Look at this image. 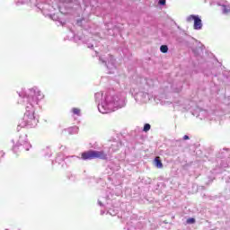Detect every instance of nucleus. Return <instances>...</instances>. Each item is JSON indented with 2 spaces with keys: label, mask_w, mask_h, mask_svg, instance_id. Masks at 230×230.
<instances>
[{
  "label": "nucleus",
  "mask_w": 230,
  "mask_h": 230,
  "mask_svg": "<svg viewBox=\"0 0 230 230\" xmlns=\"http://www.w3.org/2000/svg\"><path fill=\"white\" fill-rule=\"evenodd\" d=\"M18 94L20 96L18 103H23L25 105V113L17 126V131L19 132L24 127L34 128L39 123V119L35 117V105H38L40 100L44 98V94L37 87L30 89L28 93L22 90Z\"/></svg>",
  "instance_id": "f257e3e1"
},
{
  "label": "nucleus",
  "mask_w": 230,
  "mask_h": 230,
  "mask_svg": "<svg viewBox=\"0 0 230 230\" xmlns=\"http://www.w3.org/2000/svg\"><path fill=\"white\" fill-rule=\"evenodd\" d=\"M95 102L98 103V111L102 114L114 112L118 109H123L127 105V93H115L109 91L103 95V92L95 93Z\"/></svg>",
  "instance_id": "f03ea898"
},
{
  "label": "nucleus",
  "mask_w": 230,
  "mask_h": 230,
  "mask_svg": "<svg viewBox=\"0 0 230 230\" xmlns=\"http://www.w3.org/2000/svg\"><path fill=\"white\" fill-rule=\"evenodd\" d=\"M99 62L105 66L108 69L109 75H114L116 71V59L111 54L99 56Z\"/></svg>",
  "instance_id": "7ed1b4c3"
},
{
  "label": "nucleus",
  "mask_w": 230,
  "mask_h": 230,
  "mask_svg": "<svg viewBox=\"0 0 230 230\" xmlns=\"http://www.w3.org/2000/svg\"><path fill=\"white\" fill-rule=\"evenodd\" d=\"M217 164L220 166V168H229L230 166V152L227 148H223L219 151V153L217 155L216 159Z\"/></svg>",
  "instance_id": "20e7f679"
},
{
  "label": "nucleus",
  "mask_w": 230,
  "mask_h": 230,
  "mask_svg": "<svg viewBox=\"0 0 230 230\" xmlns=\"http://www.w3.org/2000/svg\"><path fill=\"white\" fill-rule=\"evenodd\" d=\"M30 148H31V145L28 143V136L22 135L20 136L16 145L13 146V152H14V154H17L19 150L28 151L30 150Z\"/></svg>",
  "instance_id": "39448f33"
},
{
  "label": "nucleus",
  "mask_w": 230,
  "mask_h": 230,
  "mask_svg": "<svg viewBox=\"0 0 230 230\" xmlns=\"http://www.w3.org/2000/svg\"><path fill=\"white\" fill-rule=\"evenodd\" d=\"M84 161H91L93 159H107V154L103 151L89 150L82 154Z\"/></svg>",
  "instance_id": "423d86ee"
},
{
  "label": "nucleus",
  "mask_w": 230,
  "mask_h": 230,
  "mask_svg": "<svg viewBox=\"0 0 230 230\" xmlns=\"http://www.w3.org/2000/svg\"><path fill=\"white\" fill-rule=\"evenodd\" d=\"M134 99L137 103H146L150 101V95L144 91H138L134 93Z\"/></svg>",
  "instance_id": "0eeeda50"
},
{
  "label": "nucleus",
  "mask_w": 230,
  "mask_h": 230,
  "mask_svg": "<svg viewBox=\"0 0 230 230\" xmlns=\"http://www.w3.org/2000/svg\"><path fill=\"white\" fill-rule=\"evenodd\" d=\"M120 146H122V144L119 140H113L109 148V154L111 155V154H114V152H118Z\"/></svg>",
  "instance_id": "6e6552de"
},
{
  "label": "nucleus",
  "mask_w": 230,
  "mask_h": 230,
  "mask_svg": "<svg viewBox=\"0 0 230 230\" xmlns=\"http://www.w3.org/2000/svg\"><path fill=\"white\" fill-rule=\"evenodd\" d=\"M78 130H79L78 127L74 126V127H70L63 129L62 134H66V132H67L69 136H73L75 134H78Z\"/></svg>",
  "instance_id": "1a4fd4ad"
},
{
  "label": "nucleus",
  "mask_w": 230,
  "mask_h": 230,
  "mask_svg": "<svg viewBox=\"0 0 230 230\" xmlns=\"http://www.w3.org/2000/svg\"><path fill=\"white\" fill-rule=\"evenodd\" d=\"M194 30H202V20L199 16L194 20Z\"/></svg>",
  "instance_id": "9d476101"
},
{
  "label": "nucleus",
  "mask_w": 230,
  "mask_h": 230,
  "mask_svg": "<svg viewBox=\"0 0 230 230\" xmlns=\"http://www.w3.org/2000/svg\"><path fill=\"white\" fill-rule=\"evenodd\" d=\"M154 164L156 168H163V162L159 156H156L154 160Z\"/></svg>",
  "instance_id": "9b49d317"
},
{
  "label": "nucleus",
  "mask_w": 230,
  "mask_h": 230,
  "mask_svg": "<svg viewBox=\"0 0 230 230\" xmlns=\"http://www.w3.org/2000/svg\"><path fill=\"white\" fill-rule=\"evenodd\" d=\"M85 22H87V21L85 20V18L77 20V26H81V28H85Z\"/></svg>",
  "instance_id": "f8f14e48"
},
{
  "label": "nucleus",
  "mask_w": 230,
  "mask_h": 230,
  "mask_svg": "<svg viewBox=\"0 0 230 230\" xmlns=\"http://www.w3.org/2000/svg\"><path fill=\"white\" fill-rule=\"evenodd\" d=\"M222 13H229L230 12V5L223 4L221 7Z\"/></svg>",
  "instance_id": "ddd939ff"
},
{
  "label": "nucleus",
  "mask_w": 230,
  "mask_h": 230,
  "mask_svg": "<svg viewBox=\"0 0 230 230\" xmlns=\"http://www.w3.org/2000/svg\"><path fill=\"white\" fill-rule=\"evenodd\" d=\"M45 157H51V149L49 147H46L43 149Z\"/></svg>",
  "instance_id": "4468645a"
},
{
  "label": "nucleus",
  "mask_w": 230,
  "mask_h": 230,
  "mask_svg": "<svg viewBox=\"0 0 230 230\" xmlns=\"http://www.w3.org/2000/svg\"><path fill=\"white\" fill-rule=\"evenodd\" d=\"M50 19H52V21H58V22L64 25L62 21H60V17H58V14H51Z\"/></svg>",
  "instance_id": "2eb2a0df"
},
{
  "label": "nucleus",
  "mask_w": 230,
  "mask_h": 230,
  "mask_svg": "<svg viewBox=\"0 0 230 230\" xmlns=\"http://www.w3.org/2000/svg\"><path fill=\"white\" fill-rule=\"evenodd\" d=\"M215 173H218V172H217V169H214L212 175L208 176V182L207 184H209V182H213V180L215 179Z\"/></svg>",
  "instance_id": "dca6fc26"
},
{
  "label": "nucleus",
  "mask_w": 230,
  "mask_h": 230,
  "mask_svg": "<svg viewBox=\"0 0 230 230\" xmlns=\"http://www.w3.org/2000/svg\"><path fill=\"white\" fill-rule=\"evenodd\" d=\"M199 15H195V14H190L187 17L186 21L187 22H191V21H195V19L198 17Z\"/></svg>",
  "instance_id": "f3484780"
},
{
  "label": "nucleus",
  "mask_w": 230,
  "mask_h": 230,
  "mask_svg": "<svg viewBox=\"0 0 230 230\" xmlns=\"http://www.w3.org/2000/svg\"><path fill=\"white\" fill-rule=\"evenodd\" d=\"M161 53H168V45H162L160 47Z\"/></svg>",
  "instance_id": "a211bd4d"
},
{
  "label": "nucleus",
  "mask_w": 230,
  "mask_h": 230,
  "mask_svg": "<svg viewBox=\"0 0 230 230\" xmlns=\"http://www.w3.org/2000/svg\"><path fill=\"white\" fill-rule=\"evenodd\" d=\"M74 38L75 40H82L84 42H85V37L84 36H80V35H74Z\"/></svg>",
  "instance_id": "6ab92c4d"
},
{
  "label": "nucleus",
  "mask_w": 230,
  "mask_h": 230,
  "mask_svg": "<svg viewBox=\"0 0 230 230\" xmlns=\"http://www.w3.org/2000/svg\"><path fill=\"white\" fill-rule=\"evenodd\" d=\"M150 128H151L150 124L146 123V124L144 125L143 131L144 132H148V130H150Z\"/></svg>",
  "instance_id": "aec40b11"
},
{
  "label": "nucleus",
  "mask_w": 230,
  "mask_h": 230,
  "mask_svg": "<svg viewBox=\"0 0 230 230\" xmlns=\"http://www.w3.org/2000/svg\"><path fill=\"white\" fill-rule=\"evenodd\" d=\"M72 112L76 114V116H80V109L78 108H73Z\"/></svg>",
  "instance_id": "412c9836"
},
{
  "label": "nucleus",
  "mask_w": 230,
  "mask_h": 230,
  "mask_svg": "<svg viewBox=\"0 0 230 230\" xmlns=\"http://www.w3.org/2000/svg\"><path fill=\"white\" fill-rule=\"evenodd\" d=\"M55 161L60 164L61 162H64V157H62V155H58Z\"/></svg>",
  "instance_id": "4be33fe9"
},
{
  "label": "nucleus",
  "mask_w": 230,
  "mask_h": 230,
  "mask_svg": "<svg viewBox=\"0 0 230 230\" xmlns=\"http://www.w3.org/2000/svg\"><path fill=\"white\" fill-rule=\"evenodd\" d=\"M158 4H159L160 6H164V4H166V0H159V1H158Z\"/></svg>",
  "instance_id": "5701e85b"
},
{
  "label": "nucleus",
  "mask_w": 230,
  "mask_h": 230,
  "mask_svg": "<svg viewBox=\"0 0 230 230\" xmlns=\"http://www.w3.org/2000/svg\"><path fill=\"white\" fill-rule=\"evenodd\" d=\"M187 224H195V218H189Z\"/></svg>",
  "instance_id": "b1692460"
},
{
  "label": "nucleus",
  "mask_w": 230,
  "mask_h": 230,
  "mask_svg": "<svg viewBox=\"0 0 230 230\" xmlns=\"http://www.w3.org/2000/svg\"><path fill=\"white\" fill-rule=\"evenodd\" d=\"M192 53H194V55H196V57H199V52L197 51V49H192Z\"/></svg>",
  "instance_id": "393cba45"
},
{
  "label": "nucleus",
  "mask_w": 230,
  "mask_h": 230,
  "mask_svg": "<svg viewBox=\"0 0 230 230\" xmlns=\"http://www.w3.org/2000/svg\"><path fill=\"white\" fill-rule=\"evenodd\" d=\"M87 48H89L90 49H93L94 48V44H88Z\"/></svg>",
  "instance_id": "a878e982"
},
{
  "label": "nucleus",
  "mask_w": 230,
  "mask_h": 230,
  "mask_svg": "<svg viewBox=\"0 0 230 230\" xmlns=\"http://www.w3.org/2000/svg\"><path fill=\"white\" fill-rule=\"evenodd\" d=\"M188 139H190V137H189L188 135L183 136V140H184V141H186V140H188Z\"/></svg>",
  "instance_id": "bb28decb"
},
{
  "label": "nucleus",
  "mask_w": 230,
  "mask_h": 230,
  "mask_svg": "<svg viewBox=\"0 0 230 230\" xmlns=\"http://www.w3.org/2000/svg\"><path fill=\"white\" fill-rule=\"evenodd\" d=\"M177 42L182 43V39L177 38Z\"/></svg>",
  "instance_id": "cd10ccee"
},
{
  "label": "nucleus",
  "mask_w": 230,
  "mask_h": 230,
  "mask_svg": "<svg viewBox=\"0 0 230 230\" xmlns=\"http://www.w3.org/2000/svg\"><path fill=\"white\" fill-rule=\"evenodd\" d=\"M176 145H177L178 146H181V141H176Z\"/></svg>",
  "instance_id": "c85d7f7f"
},
{
  "label": "nucleus",
  "mask_w": 230,
  "mask_h": 230,
  "mask_svg": "<svg viewBox=\"0 0 230 230\" xmlns=\"http://www.w3.org/2000/svg\"><path fill=\"white\" fill-rule=\"evenodd\" d=\"M98 204H99V206H103V203H102V200H98Z\"/></svg>",
  "instance_id": "c756f323"
},
{
  "label": "nucleus",
  "mask_w": 230,
  "mask_h": 230,
  "mask_svg": "<svg viewBox=\"0 0 230 230\" xmlns=\"http://www.w3.org/2000/svg\"><path fill=\"white\" fill-rule=\"evenodd\" d=\"M101 215H105V211L101 210Z\"/></svg>",
  "instance_id": "7c9ffc66"
},
{
  "label": "nucleus",
  "mask_w": 230,
  "mask_h": 230,
  "mask_svg": "<svg viewBox=\"0 0 230 230\" xmlns=\"http://www.w3.org/2000/svg\"><path fill=\"white\" fill-rule=\"evenodd\" d=\"M73 176H71V177H69L68 179L70 180V181H73V178H72Z\"/></svg>",
  "instance_id": "2f4dec72"
},
{
  "label": "nucleus",
  "mask_w": 230,
  "mask_h": 230,
  "mask_svg": "<svg viewBox=\"0 0 230 230\" xmlns=\"http://www.w3.org/2000/svg\"><path fill=\"white\" fill-rule=\"evenodd\" d=\"M192 40H195L197 42V40H195L194 38H191Z\"/></svg>",
  "instance_id": "473e14b6"
},
{
  "label": "nucleus",
  "mask_w": 230,
  "mask_h": 230,
  "mask_svg": "<svg viewBox=\"0 0 230 230\" xmlns=\"http://www.w3.org/2000/svg\"><path fill=\"white\" fill-rule=\"evenodd\" d=\"M201 112H203L204 114H206V111H201Z\"/></svg>",
  "instance_id": "72a5a7b5"
},
{
  "label": "nucleus",
  "mask_w": 230,
  "mask_h": 230,
  "mask_svg": "<svg viewBox=\"0 0 230 230\" xmlns=\"http://www.w3.org/2000/svg\"><path fill=\"white\" fill-rule=\"evenodd\" d=\"M16 4L19 5V2Z\"/></svg>",
  "instance_id": "f704fd0d"
},
{
  "label": "nucleus",
  "mask_w": 230,
  "mask_h": 230,
  "mask_svg": "<svg viewBox=\"0 0 230 230\" xmlns=\"http://www.w3.org/2000/svg\"><path fill=\"white\" fill-rule=\"evenodd\" d=\"M71 157H76V156H71Z\"/></svg>",
  "instance_id": "c9c22d12"
},
{
  "label": "nucleus",
  "mask_w": 230,
  "mask_h": 230,
  "mask_svg": "<svg viewBox=\"0 0 230 230\" xmlns=\"http://www.w3.org/2000/svg\"><path fill=\"white\" fill-rule=\"evenodd\" d=\"M30 2L31 3V0H30Z\"/></svg>",
  "instance_id": "e433bc0d"
},
{
  "label": "nucleus",
  "mask_w": 230,
  "mask_h": 230,
  "mask_svg": "<svg viewBox=\"0 0 230 230\" xmlns=\"http://www.w3.org/2000/svg\"><path fill=\"white\" fill-rule=\"evenodd\" d=\"M128 230H132V229H128Z\"/></svg>",
  "instance_id": "4c0bfd02"
},
{
  "label": "nucleus",
  "mask_w": 230,
  "mask_h": 230,
  "mask_svg": "<svg viewBox=\"0 0 230 230\" xmlns=\"http://www.w3.org/2000/svg\"><path fill=\"white\" fill-rule=\"evenodd\" d=\"M5 230H8V228H6Z\"/></svg>",
  "instance_id": "58836bf2"
}]
</instances>
